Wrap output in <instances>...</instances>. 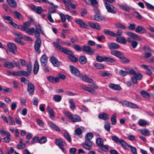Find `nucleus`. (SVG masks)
Wrapping results in <instances>:
<instances>
[{
	"label": "nucleus",
	"mask_w": 154,
	"mask_h": 154,
	"mask_svg": "<svg viewBox=\"0 0 154 154\" xmlns=\"http://www.w3.org/2000/svg\"><path fill=\"white\" fill-rule=\"evenodd\" d=\"M70 70L71 73L77 77L80 76L82 80L87 82L92 83L94 82V81L92 79L89 77L86 76L84 74H80L79 70L75 67L72 66H70Z\"/></svg>",
	"instance_id": "obj_1"
},
{
	"label": "nucleus",
	"mask_w": 154,
	"mask_h": 154,
	"mask_svg": "<svg viewBox=\"0 0 154 154\" xmlns=\"http://www.w3.org/2000/svg\"><path fill=\"white\" fill-rule=\"evenodd\" d=\"M31 22L28 21L23 23V26H21L20 29L22 31H25L29 35H32L34 32V28H29L28 27L31 25Z\"/></svg>",
	"instance_id": "obj_2"
},
{
	"label": "nucleus",
	"mask_w": 154,
	"mask_h": 154,
	"mask_svg": "<svg viewBox=\"0 0 154 154\" xmlns=\"http://www.w3.org/2000/svg\"><path fill=\"white\" fill-rule=\"evenodd\" d=\"M53 44L59 51L63 52L65 54L68 55V56L71 54H73V52L72 51L66 48H63L58 44L54 42L53 43Z\"/></svg>",
	"instance_id": "obj_3"
},
{
	"label": "nucleus",
	"mask_w": 154,
	"mask_h": 154,
	"mask_svg": "<svg viewBox=\"0 0 154 154\" xmlns=\"http://www.w3.org/2000/svg\"><path fill=\"white\" fill-rule=\"evenodd\" d=\"M65 114L72 122H75L82 121L80 117L78 115L75 114L72 115L68 111L66 112Z\"/></svg>",
	"instance_id": "obj_4"
},
{
	"label": "nucleus",
	"mask_w": 154,
	"mask_h": 154,
	"mask_svg": "<svg viewBox=\"0 0 154 154\" xmlns=\"http://www.w3.org/2000/svg\"><path fill=\"white\" fill-rule=\"evenodd\" d=\"M104 6L109 13L115 14L118 11L117 9L114 6L106 2H104Z\"/></svg>",
	"instance_id": "obj_5"
},
{
	"label": "nucleus",
	"mask_w": 154,
	"mask_h": 154,
	"mask_svg": "<svg viewBox=\"0 0 154 154\" xmlns=\"http://www.w3.org/2000/svg\"><path fill=\"white\" fill-rule=\"evenodd\" d=\"M38 30H39L40 32L42 34L44 35V31L42 30V27L40 25L38 24V26H36V30L34 28V32L33 33H34L35 37L36 38V39H40L39 38L40 37V33L38 32Z\"/></svg>",
	"instance_id": "obj_6"
},
{
	"label": "nucleus",
	"mask_w": 154,
	"mask_h": 154,
	"mask_svg": "<svg viewBox=\"0 0 154 154\" xmlns=\"http://www.w3.org/2000/svg\"><path fill=\"white\" fill-rule=\"evenodd\" d=\"M125 33L127 35L131 37L134 40L138 41H141L142 40V38L140 36L134 33L126 31Z\"/></svg>",
	"instance_id": "obj_7"
},
{
	"label": "nucleus",
	"mask_w": 154,
	"mask_h": 154,
	"mask_svg": "<svg viewBox=\"0 0 154 154\" xmlns=\"http://www.w3.org/2000/svg\"><path fill=\"white\" fill-rule=\"evenodd\" d=\"M94 137L93 134L92 133H88L86 134L85 137V144H92L93 143L90 140Z\"/></svg>",
	"instance_id": "obj_8"
},
{
	"label": "nucleus",
	"mask_w": 154,
	"mask_h": 154,
	"mask_svg": "<svg viewBox=\"0 0 154 154\" xmlns=\"http://www.w3.org/2000/svg\"><path fill=\"white\" fill-rule=\"evenodd\" d=\"M88 24L89 26L92 29L97 30H100L101 29V26L97 22L93 23L92 21H90L88 23Z\"/></svg>",
	"instance_id": "obj_9"
},
{
	"label": "nucleus",
	"mask_w": 154,
	"mask_h": 154,
	"mask_svg": "<svg viewBox=\"0 0 154 154\" xmlns=\"http://www.w3.org/2000/svg\"><path fill=\"white\" fill-rule=\"evenodd\" d=\"M83 51L89 55L94 54V51L93 50L91 47L88 46L84 45L82 48Z\"/></svg>",
	"instance_id": "obj_10"
},
{
	"label": "nucleus",
	"mask_w": 154,
	"mask_h": 154,
	"mask_svg": "<svg viewBox=\"0 0 154 154\" xmlns=\"http://www.w3.org/2000/svg\"><path fill=\"white\" fill-rule=\"evenodd\" d=\"M42 42L40 39H36L34 44V48L35 50L38 53H40L41 51L39 50Z\"/></svg>",
	"instance_id": "obj_11"
},
{
	"label": "nucleus",
	"mask_w": 154,
	"mask_h": 154,
	"mask_svg": "<svg viewBox=\"0 0 154 154\" xmlns=\"http://www.w3.org/2000/svg\"><path fill=\"white\" fill-rule=\"evenodd\" d=\"M7 46L10 52L15 53V51L17 50V47L14 44L9 43L7 45Z\"/></svg>",
	"instance_id": "obj_12"
},
{
	"label": "nucleus",
	"mask_w": 154,
	"mask_h": 154,
	"mask_svg": "<svg viewBox=\"0 0 154 154\" xmlns=\"http://www.w3.org/2000/svg\"><path fill=\"white\" fill-rule=\"evenodd\" d=\"M112 139L116 143H119L121 144H127L126 142L122 139H119L116 136H114L112 137Z\"/></svg>",
	"instance_id": "obj_13"
},
{
	"label": "nucleus",
	"mask_w": 154,
	"mask_h": 154,
	"mask_svg": "<svg viewBox=\"0 0 154 154\" xmlns=\"http://www.w3.org/2000/svg\"><path fill=\"white\" fill-rule=\"evenodd\" d=\"M137 124L140 126L143 127L149 125L150 123L145 120L140 119L138 120Z\"/></svg>",
	"instance_id": "obj_14"
},
{
	"label": "nucleus",
	"mask_w": 154,
	"mask_h": 154,
	"mask_svg": "<svg viewBox=\"0 0 154 154\" xmlns=\"http://www.w3.org/2000/svg\"><path fill=\"white\" fill-rule=\"evenodd\" d=\"M108 87L116 91H119L122 89V88L119 84L110 83L108 85Z\"/></svg>",
	"instance_id": "obj_15"
},
{
	"label": "nucleus",
	"mask_w": 154,
	"mask_h": 154,
	"mask_svg": "<svg viewBox=\"0 0 154 154\" xmlns=\"http://www.w3.org/2000/svg\"><path fill=\"white\" fill-rule=\"evenodd\" d=\"M34 86L31 83H29L27 86V91L30 95H32L34 92Z\"/></svg>",
	"instance_id": "obj_16"
},
{
	"label": "nucleus",
	"mask_w": 154,
	"mask_h": 154,
	"mask_svg": "<svg viewBox=\"0 0 154 154\" xmlns=\"http://www.w3.org/2000/svg\"><path fill=\"white\" fill-rule=\"evenodd\" d=\"M75 22L78 24L80 27L84 29H88V25L86 24L83 20H75Z\"/></svg>",
	"instance_id": "obj_17"
},
{
	"label": "nucleus",
	"mask_w": 154,
	"mask_h": 154,
	"mask_svg": "<svg viewBox=\"0 0 154 154\" xmlns=\"http://www.w3.org/2000/svg\"><path fill=\"white\" fill-rule=\"evenodd\" d=\"M50 61L54 66L58 67L60 65V63L59 61L54 56H52L50 57Z\"/></svg>",
	"instance_id": "obj_18"
},
{
	"label": "nucleus",
	"mask_w": 154,
	"mask_h": 154,
	"mask_svg": "<svg viewBox=\"0 0 154 154\" xmlns=\"http://www.w3.org/2000/svg\"><path fill=\"white\" fill-rule=\"evenodd\" d=\"M139 130L140 133L145 136L148 137L150 135V132L148 129L144 128Z\"/></svg>",
	"instance_id": "obj_19"
},
{
	"label": "nucleus",
	"mask_w": 154,
	"mask_h": 154,
	"mask_svg": "<svg viewBox=\"0 0 154 154\" xmlns=\"http://www.w3.org/2000/svg\"><path fill=\"white\" fill-rule=\"evenodd\" d=\"M40 61L41 62V66H44L47 65L48 63V57L47 56L44 54L41 57Z\"/></svg>",
	"instance_id": "obj_20"
},
{
	"label": "nucleus",
	"mask_w": 154,
	"mask_h": 154,
	"mask_svg": "<svg viewBox=\"0 0 154 154\" xmlns=\"http://www.w3.org/2000/svg\"><path fill=\"white\" fill-rule=\"evenodd\" d=\"M135 31L137 33H145L146 30V29L141 26H138L136 27Z\"/></svg>",
	"instance_id": "obj_21"
},
{
	"label": "nucleus",
	"mask_w": 154,
	"mask_h": 154,
	"mask_svg": "<svg viewBox=\"0 0 154 154\" xmlns=\"http://www.w3.org/2000/svg\"><path fill=\"white\" fill-rule=\"evenodd\" d=\"M48 80L53 83L59 82L60 81V79L58 77L54 78L52 76H50L47 77Z\"/></svg>",
	"instance_id": "obj_22"
},
{
	"label": "nucleus",
	"mask_w": 154,
	"mask_h": 154,
	"mask_svg": "<svg viewBox=\"0 0 154 154\" xmlns=\"http://www.w3.org/2000/svg\"><path fill=\"white\" fill-rule=\"evenodd\" d=\"M109 48L111 50L117 49L120 47L119 45L115 43H112L108 44Z\"/></svg>",
	"instance_id": "obj_23"
},
{
	"label": "nucleus",
	"mask_w": 154,
	"mask_h": 154,
	"mask_svg": "<svg viewBox=\"0 0 154 154\" xmlns=\"http://www.w3.org/2000/svg\"><path fill=\"white\" fill-rule=\"evenodd\" d=\"M116 41L118 43L122 44H125L127 42V40L124 37L120 36L117 37L116 39Z\"/></svg>",
	"instance_id": "obj_24"
},
{
	"label": "nucleus",
	"mask_w": 154,
	"mask_h": 154,
	"mask_svg": "<svg viewBox=\"0 0 154 154\" xmlns=\"http://www.w3.org/2000/svg\"><path fill=\"white\" fill-rule=\"evenodd\" d=\"M34 66L33 72L34 74L36 75L37 74L39 69V64L37 61L35 62Z\"/></svg>",
	"instance_id": "obj_25"
},
{
	"label": "nucleus",
	"mask_w": 154,
	"mask_h": 154,
	"mask_svg": "<svg viewBox=\"0 0 154 154\" xmlns=\"http://www.w3.org/2000/svg\"><path fill=\"white\" fill-rule=\"evenodd\" d=\"M49 125L55 131L59 132L61 131L60 129L55 124L53 123L52 122H48Z\"/></svg>",
	"instance_id": "obj_26"
},
{
	"label": "nucleus",
	"mask_w": 154,
	"mask_h": 154,
	"mask_svg": "<svg viewBox=\"0 0 154 154\" xmlns=\"http://www.w3.org/2000/svg\"><path fill=\"white\" fill-rule=\"evenodd\" d=\"M111 54L120 59L123 54L119 51L113 50L111 51Z\"/></svg>",
	"instance_id": "obj_27"
},
{
	"label": "nucleus",
	"mask_w": 154,
	"mask_h": 154,
	"mask_svg": "<svg viewBox=\"0 0 154 154\" xmlns=\"http://www.w3.org/2000/svg\"><path fill=\"white\" fill-rule=\"evenodd\" d=\"M47 109L48 112L50 114V118L51 119L54 120V115L53 109L50 108L48 106H47Z\"/></svg>",
	"instance_id": "obj_28"
},
{
	"label": "nucleus",
	"mask_w": 154,
	"mask_h": 154,
	"mask_svg": "<svg viewBox=\"0 0 154 154\" xmlns=\"http://www.w3.org/2000/svg\"><path fill=\"white\" fill-rule=\"evenodd\" d=\"M9 5L12 8H15L17 7V3L14 0H6Z\"/></svg>",
	"instance_id": "obj_29"
},
{
	"label": "nucleus",
	"mask_w": 154,
	"mask_h": 154,
	"mask_svg": "<svg viewBox=\"0 0 154 154\" xmlns=\"http://www.w3.org/2000/svg\"><path fill=\"white\" fill-rule=\"evenodd\" d=\"M104 16L100 14H96L94 17V19L97 21L103 20L104 19Z\"/></svg>",
	"instance_id": "obj_30"
},
{
	"label": "nucleus",
	"mask_w": 154,
	"mask_h": 154,
	"mask_svg": "<svg viewBox=\"0 0 154 154\" xmlns=\"http://www.w3.org/2000/svg\"><path fill=\"white\" fill-rule=\"evenodd\" d=\"M4 66L8 68L11 69L14 68L15 66L12 63L6 62L4 63Z\"/></svg>",
	"instance_id": "obj_31"
},
{
	"label": "nucleus",
	"mask_w": 154,
	"mask_h": 154,
	"mask_svg": "<svg viewBox=\"0 0 154 154\" xmlns=\"http://www.w3.org/2000/svg\"><path fill=\"white\" fill-rule=\"evenodd\" d=\"M11 137V134L9 132H7L6 134V136L3 138L4 142L6 143H8L11 140L10 137Z\"/></svg>",
	"instance_id": "obj_32"
},
{
	"label": "nucleus",
	"mask_w": 154,
	"mask_h": 154,
	"mask_svg": "<svg viewBox=\"0 0 154 154\" xmlns=\"http://www.w3.org/2000/svg\"><path fill=\"white\" fill-rule=\"evenodd\" d=\"M104 61L111 63H114L116 62L115 59L109 57H104Z\"/></svg>",
	"instance_id": "obj_33"
},
{
	"label": "nucleus",
	"mask_w": 154,
	"mask_h": 154,
	"mask_svg": "<svg viewBox=\"0 0 154 154\" xmlns=\"http://www.w3.org/2000/svg\"><path fill=\"white\" fill-rule=\"evenodd\" d=\"M14 16L19 20H22L23 19L22 15L19 12L17 11H14L13 12Z\"/></svg>",
	"instance_id": "obj_34"
},
{
	"label": "nucleus",
	"mask_w": 154,
	"mask_h": 154,
	"mask_svg": "<svg viewBox=\"0 0 154 154\" xmlns=\"http://www.w3.org/2000/svg\"><path fill=\"white\" fill-rule=\"evenodd\" d=\"M153 51H150L149 52H146L144 54V56L140 57V58L143 60H145V58H148L151 57Z\"/></svg>",
	"instance_id": "obj_35"
},
{
	"label": "nucleus",
	"mask_w": 154,
	"mask_h": 154,
	"mask_svg": "<svg viewBox=\"0 0 154 154\" xmlns=\"http://www.w3.org/2000/svg\"><path fill=\"white\" fill-rule=\"evenodd\" d=\"M120 59L121 60L122 62L123 63H128L130 62V60L125 57L123 54Z\"/></svg>",
	"instance_id": "obj_36"
},
{
	"label": "nucleus",
	"mask_w": 154,
	"mask_h": 154,
	"mask_svg": "<svg viewBox=\"0 0 154 154\" xmlns=\"http://www.w3.org/2000/svg\"><path fill=\"white\" fill-rule=\"evenodd\" d=\"M116 113L113 114L111 118V121L112 122V125H115L116 123Z\"/></svg>",
	"instance_id": "obj_37"
},
{
	"label": "nucleus",
	"mask_w": 154,
	"mask_h": 154,
	"mask_svg": "<svg viewBox=\"0 0 154 154\" xmlns=\"http://www.w3.org/2000/svg\"><path fill=\"white\" fill-rule=\"evenodd\" d=\"M69 101L70 104V108L72 110H74L75 109V107L73 100L72 99H69Z\"/></svg>",
	"instance_id": "obj_38"
},
{
	"label": "nucleus",
	"mask_w": 154,
	"mask_h": 154,
	"mask_svg": "<svg viewBox=\"0 0 154 154\" xmlns=\"http://www.w3.org/2000/svg\"><path fill=\"white\" fill-rule=\"evenodd\" d=\"M104 32L105 35H108L110 36L114 37L116 35V33L115 32L107 29H105L104 30Z\"/></svg>",
	"instance_id": "obj_39"
},
{
	"label": "nucleus",
	"mask_w": 154,
	"mask_h": 154,
	"mask_svg": "<svg viewBox=\"0 0 154 154\" xmlns=\"http://www.w3.org/2000/svg\"><path fill=\"white\" fill-rule=\"evenodd\" d=\"M99 117L100 119L106 120L108 119V115L106 113H102L99 115Z\"/></svg>",
	"instance_id": "obj_40"
},
{
	"label": "nucleus",
	"mask_w": 154,
	"mask_h": 154,
	"mask_svg": "<svg viewBox=\"0 0 154 154\" xmlns=\"http://www.w3.org/2000/svg\"><path fill=\"white\" fill-rule=\"evenodd\" d=\"M19 71L20 76H27L30 75L27 71L23 70Z\"/></svg>",
	"instance_id": "obj_41"
},
{
	"label": "nucleus",
	"mask_w": 154,
	"mask_h": 154,
	"mask_svg": "<svg viewBox=\"0 0 154 154\" xmlns=\"http://www.w3.org/2000/svg\"><path fill=\"white\" fill-rule=\"evenodd\" d=\"M53 99L56 102H58L61 101L62 99V97L59 95L55 94L54 95Z\"/></svg>",
	"instance_id": "obj_42"
},
{
	"label": "nucleus",
	"mask_w": 154,
	"mask_h": 154,
	"mask_svg": "<svg viewBox=\"0 0 154 154\" xmlns=\"http://www.w3.org/2000/svg\"><path fill=\"white\" fill-rule=\"evenodd\" d=\"M141 94L145 98L148 99H149V95L146 91H143L141 92Z\"/></svg>",
	"instance_id": "obj_43"
},
{
	"label": "nucleus",
	"mask_w": 154,
	"mask_h": 154,
	"mask_svg": "<svg viewBox=\"0 0 154 154\" xmlns=\"http://www.w3.org/2000/svg\"><path fill=\"white\" fill-rule=\"evenodd\" d=\"M68 58L71 61L74 62H76L78 61V58L73 56V54H71L70 55L68 56Z\"/></svg>",
	"instance_id": "obj_44"
},
{
	"label": "nucleus",
	"mask_w": 154,
	"mask_h": 154,
	"mask_svg": "<svg viewBox=\"0 0 154 154\" xmlns=\"http://www.w3.org/2000/svg\"><path fill=\"white\" fill-rule=\"evenodd\" d=\"M79 61L81 64H85L86 63L87 59L85 56H82L80 58Z\"/></svg>",
	"instance_id": "obj_45"
},
{
	"label": "nucleus",
	"mask_w": 154,
	"mask_h": 154,
	"mask_svg": "<svg viewBox=\"0 0 154 154\" xmlns=\"http://www.w3.org/2000/svg\"><path fill=\"white\" fill-rule=\"evenodd\" d=\"M26 66L27 67V71L30 75L32 70V65L31 63H29Z\"/></svg>",
	"instance_id": "obj_46"
},
{
	"label": "nucleus",
	"mask_w": 154,
	"mask_h": 154,
	"mask_svg": "<svg viewBox=\"0 0 154 154\" xmlns=\"http://www.w3.org/2000/svg\"><path fill=\"white\" fill-rule=\"evenodd\" d=\"M72 48L75 50L78 51H81L82 50V48L79 45L75 44L73 45Z\"/></svg>",
	"instance_id": "obj_47"
},
{
	"label": "nucleus",
	"mask_w": 154,
	"mask_h": 154,
	"mask_svg": "<svg viewBox=\"0 0 154 154\" xmlns=\"http://www.w3.org/2000/svg\"><path fill=\"white\" fill-rule=\"evenodd\" d=\"M142 50L144 52L153 51L149 47L145 45L143 46L142 48Z\"/></svg>",
	"instance_id": "obj_48"
},
{
	"label": "nucleus",
	"mask_w": 154,
	"mask_h": 154,
	"mask_svg": "<svg viewBox=\"0 0 154 154\" xmlns=\"http://www.w3.org/2000/svg\"><path fill=\"white\" fill-rule=\"evenodd\" d=\"M56 144H65V142L62 140L60 139H56L55 141Z\"/></svg>",
	"instance_id": "obj_49"
},
{
	"label": "nucleus",
	"mask_w": 154,
	"mask_h": 154,
	"mask_svg": "<svg viewBox=\"0 0 154 154\" xmlns=\"http://www.w3.org/2000/svg\"><path fill=\"white\" fill-rule=\"evenodd\" d=\"M59 14L61 19L62 22L63 23H65L66 21V15H65L64 14L62 13H59Z\"/></svg>",
	"instance_id": "obj_50"
},
{
	"label": "nucleus",
	"mask_w": 154,
	"mask_h": 154,
	"mask_svg": "<svg viewBox=\"0 0 154 154\" xmlns=\"http://www.w3.org/2000/svg\"><path fill=\"white\" fill-rule=\"evenodd\" d=\"M116 26L118 28L125 29H127V27L125 25H123L119 23H116Z\"/></svg>",
	"instance_id": "obj_51"
},
{
	"label": "nucleus",
	"mask_w": 154,
	"mask_h": 154,
	"mask_svg": "<svg viewBox=\"0 0 154 154\" xmlns=\"http://www.w3.org/2000/svg\"><path fill=\"white\" fill-rule=\"evenodd\" d=\"M100 148L105 152H107L108 150V146L105 145H98Z\"/></svg>",
	"instance_id": "obj_52"
},
{
	"label": "nucleus",
	"mask_w": 154,
	"mask_h": 154,
	"mask_svg": "<svg viewBox=\"0 0 154 154\" xmlns=\"http://www.w3.org/2000/svg\"><path fill=\"white\" fill-rule=\"evenodd\" d=\"M64 135L65 138L69 142L71 141V138L68 133L66 131L64 134Z\"/></svg>",
	"instance_id": "obj_53"
},
{
	"label": "nucleus",
	"mask_w": 154,
	"mask_h": 154,
	"mask_svg": "<svg viewBox=\"0 0 154 154\" xmlns=\"http://www.w3.org/2000/svg\"><path fill=\"white\" fill-rule=\"evenodd\" d=\"M119 73V75L122 76H125L128 74V72L127 71H125L122 69L120 70Z\"/></svg>",
	"instance_id": "obj_54"
},
{
	"label": "nucleus",
	"mask_w": 154,
	"mask_h": 154,
	"mask_svg": "<svg viewBox=\"0 0 154 154\" xmlns=\"http://www.w3.org/2000/svg\"><path fill=\"white\" fill-rule=\"evenodd\" d=\"M47 141L46 137L44 136L41 137V138L39 139V143H40L42 144L45 143Z\"/></svg>",
	"instance_id": "obj_55"
},
{
	"label": "nucleus",
	"mask_w": 154,
	"mask_h": 154,
	"mask_svg": "<svg viewBox=\"0 0 154 154\" xmlns=\"http://www.w3.org/2000/svg\"><path fill=\"white\" fill-rule=\"evenodd\" d=\"M95 67L98 69H102L104 68V65L100 63H97L94 64Z\"/></svg>",
	"instance_id": "obj_56"
},
{
	"label": "nucleus",
	"mask_w": 154,
	"mask_h": 154,
	"mask_svg": "<svg viewBox=\"0 0 154 154\" xmlns=\"http://www.w3.org/2000/svg\"><path fill=\"white\" fill-rule=\"evenodd\" d=\"M136 24L135 23L130 24L128 27V29L131 30H135L136 29Z\"/></svg>",
	"instance_id": "obj_57"
},
{
	"label": "nucleus",
	"mask_w": 154,
	"mask_h": 154,
	"mask_svg": "<svg viewBox=\"0 0 154 154\" xmlns=\"http://www.w3.org/2000/svg\"><path fill=\"white\" fill-rule=\"evenodd\" d=\"M119 102L121 103L122 105L126 107H128L129 103V101L125 100L119 101Z\"/></svg>",
	"instance_id": "obj_58"
},
{
	"label": "nucleus",
	"mask_w": 154,
	"mask_h": 154,
	"mask_svg": "<svg viewBox=\"0 0 154 154\" xmlns=\"http://www.w3.org/2000/svg\"><path fill=\"white\" fill-rule=\"evenodd\" d=\"M75 133L78 136H80L82 133L81 129L80 128H78L75 130Z\"/></svg>",
	"instance_id": "obj_59"
},
{
	"label": "nucleus",
	"mask_w": 154,
	"mask_h": 154,
	"mask_svg": "<svg viewBox=\"0 0 154 154\" xmlns=\"http://www.w3.org/2000/svg\"><path fill=\"white\" fill-rule=\"evenodd\" d=\"M104 57H102L99 56H97L96 57V60L97 61L102 62L104 61Z\"/></svg>",
	"instance_id": "obj_60"
},
{
	"label": "nucleus",
	"mask_w": 154,
	"mask_h": 154,
	"mask_svg": "<svg viewBox=\"0 0 154 154\" xmlns=\"http://www.w3.org/2000/svg\"><path fill=\"white\" fill-rule=\"evenodd\" d=\"M9 23L12 25L14 28L16 29L20 28L19 26L14 22L12 20L9 21Z\"/></svg>",
	"instance_id": "obj_61"
},
{
	"label": "nucleus",
	"mask_w": 154,
	"mask_h": 154,
	"mask_svg": "<svg viewBox=\"0 0 154 154\" xmlns=\"http://www.w3.org/2000/svg\"><path fill=\"white\" fill-rule=\"evenodd\" d=\"M36 121L38 124L42 128L44 127V123L42 121L39 119H36Z\"/></svg>",
	"instance_id": "obj_62"
},
{
	"label": "nucleus",
	"mask_w": 154,
	"mask_h": 154,
	"mask_svg": "<svg viewBox=\"0 0 154 154\" xmlns=\"http://www.w3.org/2000/svg\"><path fill=\"white\" fill-rule=\"evenodd\" d=\"M39 142V138L38 136H35L32 139L31 143L34 144L38 143Z\"/></svg>",
	"instance_id": "obj_63"
},
{
	"label": "nucleus",
	"mask_w": 154,
	"mask_h": 154,
	"mask_svg": "<svg viewBox=\"0 0 154 154\" xmlns=\"http://www.w3.org/2000/svg\"><path fill=\"white\" fill-rule=\"evenodd\" d=\"M104 128L107 131H109L110 128V124L109 123H106L104 124Z\"/></svg>",
	"instance_id": "obj_64"
}]
</instances>
